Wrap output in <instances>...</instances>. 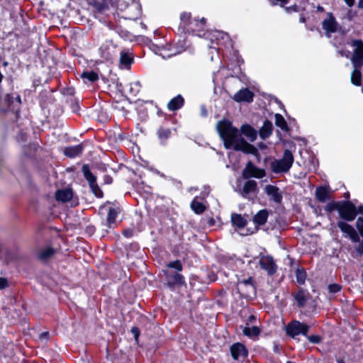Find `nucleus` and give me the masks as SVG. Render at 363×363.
I'll use <instances>...</instances> for the list:
<instances>
[{
    "mask_svg": "<svg viewBox=\"0 0 363 363\" xmlns=\"http://www.w3.org/2000/svg\"><path fill=\"white\" fill-rule=\"evenodd\" d=\"M217 130L222 138L225 148H233L244 152L254 153L257 150L247 143L239 133L238 128L233 127L228 121H221L217 123Z\"/></svg>",
    "mask_w": 363,
    "mask_h": 363,
    "instance_id": "1",
    "label": "nucleus"
},
{
    "mask_svg": "<svg viewBox=\"0 0 363 363\" xmlns=\"http://www.w3.org/2000/svg\"><path fill=\"white\" fill-rule=\"evenodd\" d=\"M294 162V156L290 150H286L280 160H276L272 163V169L275 173L286 172Z\"/></svg>",
    "mask_w": 363,
    "mask_h": 363,
    "instance_id": "2",
    "label": "nucleus"
},
{
    "mask_svg": "<svg viewBox=\"0 0 363 363\" xmlns=\"http://www.w3.org/2000/svg\"><path fill=\"white\" fill-rule=\"evenodd\" d=\"M336 210L338 211L342 218L348 221L353 220L357 216L356 207L350 201L340 203V206H336Z\"/></svg>",
    "mask_w": 363,
    "mask_h": 363,
    "instance_id": "3",
    "label": "nucleus"
},
{
    "mask_svg": "<svg viewBox=\"0 0 363 363\" xmlns=\"http://www.w3.org/2000/svg\"><path fill=\"white\" fill-rule=\"evenodd\" d=\"M21 104V98L18 95L6 94L0 102L1 108L4 111H16Z\"/></svg>",
    "mask_w": 363,
    "mask_h": 363,
    "instance_id": "4",
    "label": "nucleus"
},
{
    "mask_svg": "<svg viewBox=\"0 0 363 363\" xmlns=\"http://www.w3.org/2000/svg\"><path fill=\"white\" fill-rule=\"evenodd\" d=\"M351 46L354 48L351 61L354 67L363 66V41L354 40L351 42Z\"/></svg>",
    "mask_w": 363,
    "mask_h": 363,
    "instance_id": "5",
    "label": "nucleus"
},
{
    "mask_svg": "<svg viewBox=\"0 0 363 363\" xmlns=\"http://www.w3.org/2000/svg\"><path fill=\"white\" fill-rule=\"evenodd\" d=\"M308 330V326L298 320H293L289 323L286 328V332L287 335L292 337H295L297 335H306Z\"/></svg>",
    "mask_w": 363,
    "mask_h": 363,
    "instance_id": "6",
    "label": "nucleus"
},
{
    "mask_svg": "<svg viewBox=\"0 0 363 363\" xmlns=\"http://www.w3.org/2000/svg\"><path fill=\"white\" fill-rule=\"evenodd\" d=\"M322 26L328 37H330L331 33L337 32L340 28L339 23L331 13H327V18L323 20Z\"/></svg>",
    "mask_w": 363,
    "mask_h": 363,
    "instance_id": "7",
    "label": "nucleus"
},
{
    "mask_svg": "<svg viewBox=\"0 0 363 363\" xmlns=\"http://www.w3.org/2000/svg\"><path fill=\"white\" fill-rule=\"evenodd\" d=\"M82 171L86 179L89 182V186L91 189L92 192L97 197H101L103 193L101 190L99 189L98 185L96 184V179L94 175L89 171V167L86 165H84L82 167Z\"/></svg>",
    "mask_w": 363,
    "mask_h": 363,
    "instance_id": "8",
    "label": "nucleus"
},
{
    "mask_svg": "<svg viewBox=\"0 0 363 363\" xmlns=\"http://www.w3.org/2000/svg\"><path fill=\"white\" fill-rule=\"evenodd\" d=\"M265 175L263 169L257 168L252 162H249L242 172L244 178L250 177L262 178Z\"/></svg>",
    "mask_w": 363,
    "mask_h": 363,
    "instance_id": "9",
    "label": "nucleus"
},
{
    "mask_svg": "<svg viewBox=\"0 0 363 363\" xmlns=\"http://www.w3.org/2000/svg\"><path fill=\"white\" fill-rule=\"evenodd\" d=\"M233 358L236 360L244 361L247 356V350L241 343H235L230 347Z\"/></svg>",
    "mask_w": 363,
    "mask_h": 363,
    "instance_id": "10",
    "label": "nucleus"
},
{
    "mask_svg": "<svg viewBox=\"0 0 363 363\" xmlns=\"http://www.w3.org/2000/svg\"><path fill=\"white\" fill-rule=\"evenodd\" d=\"M264 191L271 201L277 203H281L282 200V192L277 186L269 184L265 186Z\"/></svg>",
    "mask_w": 363,
    "mask_h": 363,
    "instance_id": "11",
    "label": "nucleus"
},
{
    "mask_svg": "<svg viewBox=\"0 0 363 363\" xmlns=\"http://www.w3.org/2000/svg\"><path fill=\"white\" fill-rule=\"evenodd\" d=\"M101 57L105 60H111L116 55V48L111 42H106L99 48Z\"/></svg>",
    "mask_w": 363,
    "mask_h": 363,
    "instance_id": "12",
    "label": "nucleus"
},
{
    "mask_svg": "<svg viewBox=\"0 0 363 363\" xmlns=\"http://www.w3.org/2000/svg\"><path fill=\"white\" fill-rule=\"evenodd\" d=\"M259 264L261 268L267 271L269 274L272 275L276 272L277 266L272 257L262 256Z\"/></svg>",
    "mask_w": 363,
    "mask_h": 363,
    "instance_id": "13",
    "label": "nucleus"
},
{
    "mask_svg": "<svg viewBox=\"0 0 363 363\" xmlns=\"http://www.w3.org/2000/svg\"><path fill=\"white\" fill-rule=\"evenodd\" d=\"M337 226L342 233L349 236L353 242H359V236L352 226L343 221L339 222Z\"/></svg>",
    "mask_w": 363,
    "mask_h": 363,
    "instance_id": "14",
    "label": "nucleus"
},
{
    "mask_svg": "<svg viewBox=\"0 0 363 363\" xmlns=\"http://www.w3.org/2000/svg\"><path fill=\"white\" fill-rule=\"evenodd\" d=\"M254 94L248 89H242L233 96V99L237 102H252Z\"/></svg>",
    "mask_w": 363,
    "mask_h": 363,
    "instance_id": "15",
    "label": "nucleus"
},
{
    "mask_svg": "<svg viewBox=\"0 0 363 363\" xmlns=\"http://www.w3.org/2000/svg\"><path fill=\"white\" fill-rule=\"evenodd\" d=\"M238 289L246 296H249L250 294L255 293V287L252 284L251 277L239 281L238 284Z\"/></svg>",
    "mask_w": 363,
    "mask_h": 363,
    "instance_id": "16",
    "label": "nucleus"
},
{
    "mask_svg": "<svg viewBox=\"0 0 363 363\" xmlns=\"http://www.w3.org/2000/svg\"><path fill=\"white\" fill-rule=\"evenodd\" d=\"M103 210L108 211V216H107V223L109 227H111V225L115 223L116 217L120 212L119 207L114 206H104L103 208Z\"/></svg>",
    "mask_w": 363,
    "mask_h": 363,
    "instance_id": "17",
    "label": "nucleus"
},
{
    "mask_svg": "<svg viewBox=\"0 0 363 363\" xmlns=\"http://www.w3.org/2000/svg\"><path fill=\"white\" fill-rule=\"evenodd\" d=\"M73 194L70 189H63L57 191L55 198L57 201L67 202L72 198Z\"/></svg>",
    "mask_w": 363,
    "mask_h": 363,
    "instance_id": "18",
    "label": "nucleus"
},
{
    "mask_svg": "<svg viewBox=\"0 0 363 363\" xmlns=\"http://www.w3.org/2000/svg\"><path fill=\"white\" fill-rule=\"evenodd\" d=\"M241 133L244 135L250 142H253L257 138V132L249 125H243L241 127Z\"/></svg>",
    "mask_w": 363,
    "mask_h": 363,
    "instance_id": "19",
    "label": "nucleus"
},
{
    "mask_svg": "<svg viewBox=\"0 0 363 363\" xmlns=\"http://www.w3.org/2000/svg\"><path fill=\"white\" fill-rule=\"evenodd\" d=\"M257 190V182L254 180H248L244 184L242 194L246 196L250 193H255Z\"/></svg>",
    "mask_w": 363,
    "mask_h": 363,
    "instance_id": "20",
    "label": "nucleus"
},
{
    "mask_svg": "<svg viewBox=\"0 0 363 363\" xmlns=\"http://www.w3.org/2000/svg\"><path fill=\"white\" fill-rule=\"evenodd\" d=\"M184 104V99L182 96L178 95L173 98L168 104L167 106L170 111H175L180 108Z\"/></svg>",
    "mask_w": 363,
    "mask_h": 363,
    "instance_id": "21",
    "label": "nucleus"
},
{
    "mask_svg": "<svg viewBox=\"0 0 363 363\" xmlns=\"http://www.w3.org/2000/svg\"><path fill=\"white\" fill-rule=\"evenodd\" d=\"M82 145H78L72 147H67L65 149L64 153L66 156L69 157H74L79 155L82 152Z\"/></svg>",
    "mask_w": 363,
    "mask_h": 363,
    "instance_id": "22",
    "label": "nucleus"
},
{
    "mask_svg": "<svg viewBox=\"0 0 363 363\" xmlns=\"http://www.w3.org/2000/svg\"><path fill=\"white\" fill-rule=\"evenodd\" d=\"M211 35V39L214 38L218 43H226L229 40V36L227 33L215 30L210 34Z\"/></svg>",
    "mask_w": 363,
    "mask_h": 363,
    "instance_id": "23",
    "label": "nucleus"
},
{
    "mask_svg": "<svg viewBox=\"0 0 363 363\" xmlns=\"http://www.w3.org/2000/svg\"><path fill=\"white\" fill-rule=\"evenodd\" d=\"M269 213L266 209H263L257 212L254 216L253 220L257 225H263L266 223Z\"/></svg>",
    "mask_w": 363,
    "mask_h": 363,
    "instance_id": "24",
    "label": "nucleus"
},
{
    "mask_svg": "<svg viewBox=\"0 0 363 363\" xmlns=\"http://www.w3.org/2000/svg\"><path fill=\"white\" fill-rule=\"evenodd\" d=\"M191 208L196 213L198 214L203 213L206 209L205 205L199 201L197 197L192 201Z\"/></svg>",
    "mask_w": 363,
    "mask_h": 363,
    "instance_id": "25",
    "label": "nucleus"
},
{
    "mask_svg": "<svg viewBox=\"0 0 363 363\" xmlns=\"http://www.w3.org/2000/svg\"><path fill=\"white\" fill-rule=\"evenodd\" d=\"M315 196L320 202H325L328 199V191L325 187L320 186L316 189Z\"/></svg>",
    "mask_w": 363,
    "mask_h": 363,
    "instance_id": "26",
    "label": "nucleus"
},
{
    "mask_svg": "<svg viewBox=\"0 0 363 363\" xmlns=\"http://www.w3.org/2000/svg\"><path fill=\"white\" fill-rule=\"evenodd\" d=\"M156 53L160 55L162 58H169L177 54L176 52L172 51L170 48H166L165 47H158Z\"/></svg>",
    "mask_w": 363,
    "mask_h": 363,
    "instance_id": "27",
    "label": "nucleus"
},
{
    "mask_svg": "<svg viewBox=\"0 0 363 363\" xmlns=\"http://www.w3.org/2000/svg\"><path fill=\"white\" fill-rule=\"evenodd\" d=\"M361 67H354V70L351 74V82L355 86L361 85Z\"/></svg>",
    "mask_w": 363,
    "mask_h": 363,
    "instance_id": "28",
    "label": "nucleus"
},
{
    "mask_svg": "<svg viewBox=\"0 0 363 363\" xmlns=\"http://www.w3.org/2000/svg\"><path fill=\"white\" fill-rule=\"evenodd\" d=\"M231 220L233 224L238 228H243L247 223V220L241 215L237 213L232 214Z\"/></svg>",
    "mask_w": 363,
    "mask_h": 363,
    "instance_id": "29",
    "label": "nucleus"
},
{
    "mask_svg": "<svg viewBox=\"0 0 363 363\" xmlns=\"http://www.w3.org/2000/svg\"><path fill=\"white\" fill-rule=\"evenodd\" d=\"M133 62V57L130 53L121 52L120 57V63L121 65L128 67Z\"/></svg>",
    "mask_w": 363,
    "mask_h": 363,
    "instance_id": "30",
    "label": "nucleus"
},
{
    "mask_svg": "<svg viewBox=\"0 0 363 363\" xmlns=\"http://www.w3.org/2000/svg\"><path fill=\"white\" fill-rule=\"evenodd\" d=\"M244 335L251 338L258 336L259 334V330L256 326L252 327H245L242 330Z\"/></svg>",
    "mask_w": 363,
    "mask_h": 363,
    "instance_id": "31",
    "label": "nucleus"
},
{
    "mask_svg": "<svg viewBox=\"0 0 363 363\" xmlns=\"http://www.w3.org/2000/svg\"><path fill=\"white\" fill-rule=\"evenodd\" d=\"M272 125L270 122H269V121L264 122V125L262 126V128H261L260 132H259L260 136L262 138H266L269 137L270 135V134L272 133Z\"/></svg>",
    "mask_w": 363,
    "mask_h": 363,
    "instance_id": "32",
    "label": "nucleus"
},
{
    "mask_svg": "<svg viewBox=\"0 0 363 363\" xmlns=\"http://www.w3.org/2000/svg\"><path fill=\"white\" fill-rule=\"evenodd\" d=\"M54 252L55 251L52 247H47L40 250L38 257L42 259H46L50 257L54 254Z\"/></svg>",
    "mask_w": 363,
    "mask_h": 363,
    "instance_id": "33",
    "label": "nucleus"
},
{
    "mask_svg": "<svg viewBox=\"0 0 363 363\" xmlns=\"http://www.w3.org/2000/svg\"><path fill=\"white\" fill-rule=\"evenodd\" d=\"M84 82H94L99 79L98 74L94 72H84L81 75Z\"/></svg>",
    "mask_w": 363,
    "mask_h": 363,
    "instance_id": "34",
    "label": "nucleus"
},
{
    "mask_svg": "<svg viewBox=\"0 0 363 363\" xmlns=\"http://www.w3.org/2000/svg\"><path fill=\"white\" fill-rule=\"evenodd\" d=\"M275 124L282 130L287 128L286 122L281 114H275Z\"/></svg>",
    "mask_w": 363,
    "mask_h": 363,
    "instance_id": "35",
    "label": "nucleus"
},
{
    "mask_svg": "<svg viewBox=\"0 0 363 363\" xmlns=\"http://www.w3.org/2000/svg\"><path fill=\"white\" fill-rule=\"evenodd\" d=\"M180 18L182 22L184 23V25H187L189 23L191 24L193 23H195V25H197L199 23V21L196 19H194V21H191V15L189 13H182L180 16Z\"/></svg>",
    "mask_w": 363,
    "mask_h": 363,
    "instance_id": "36",
    "label": "nucleus"
},
{
    "mask_svg": "<svg viewBox=\"0 0 363 363\" xmlns=\"http://www.w3.org/2000/svg\"><path fill=\"white\" fill-rule=\"evenodd\" d=\"M295 299L296 300L299 306H303L306 301V296L305 292L303 291H299L295 295Z\"/></svg>",
    "mask_w": 363,
    "mask_h": 363,
    "instance_id": "37",
    "label": "nucleus"
},
{
    "mask_svg": "<svg viewBox=\"0 0 363 363\" xmlns=\"http://www.w3.org/2000/svg\"><path fill=\"white\" fill-rule=\"evenodd\" d=\"M296 280L299 284H303L306 281V273L302 269H297L296 272Z\"/></svg>",
    "mask_w": 363,
    "mask_h": 363,
    "instance_id": "38",
    "label": "nucleus"
},
{
    "mask_svg": "<svg viewBox=\"0 0 363 363\" xmlns=\"http://www.w3.org/2000/svg\"><path fill=\"white\" fill-rule=\"evenodd\" d=\"M130 93H133V94H136L139 91L140 88V82L137 81L135 82H133L130 84Z\"/></svg>",
    "mask_w": 363,
    "mask_h": 363,
    "instance_id": "39",
    "label": "nucleus"
},
{
    "mask_svg": "<svg viewBox=\"0 0 363 363\" xmlns=\"http://www.w3.org/2000/svg\"><path fill=\"white\" fill-rule=\"evenodd\" d=\"M168 267L174 268L177 269V271H182V265L180 262V261L177 260L174 262H171L167 264Z\"/></svg>",
    "mask_w": 363,
    "mask_h": 363,
    "instance_id": "40",
    "label": "nucleus"
},
{
    "mask_svg": "<svg viewBox=\"0 0 363 363\" xmlns=\"http://www.w3.org/2000/svg\"><path fill=\"white\" fill-rule=\"evenodd\" d=\"M172 283L177 284H182L184 283V277H182V275L175 273L172 276Z\"/></svg>",
    "mask_w": 363,
    "mask_h": 363,
    "instance_id": "41",
    "label": "nucleus"
},
{
    "mask_svg": "<svg viewBox=\"0 0 363 363\" xmlns=\"http://www.w3.org/2000/svg\"><path fill=\"white\" fill-rule=\"evenodd\" d=\"M171 131L169 129H160L158 135L161 139H167L169 137Z\"/></svg>",
    "mask_w": 363,
    "mask_h": 363,
    "instance_id": "42",
    "label": "nucleus"
},
{
    "mask_svg": "<svg viewBox=\"0 0 363 363\" xmlns=\"http://www.w3.org/2000/svg\"><path fill=\"white\" fill-rule=\"evenodd\" d=\"M328 291L330 294H335L340 291L341 286L339 284H330L328 287Z\"/></svg>",
    "mask_w": 363,
    "mask_h": 363,
    "instance_id": "43",
    "label": "nucleus"
},
{
    "mask_svg": "<svg viewBox=\"0 0 363 363\" xmlns=\"http://www.w3.org/2000/svg\"><path fill=\"white\" fill-rule=\"evenodd\" d=\"M356 226L359 233L363 237V218H359L356 222Z\"/></svg>",
    "mask_w": 363,
    "mask_h": 363,
    "instance_id": "44",
    "label": "nucleus"
},
{
    "mask_svg": "<svg viewBox=\"0 0 363 363\" xmlns=\"http://www.w3.org/2000/svg\"><path fill=\"white\" fill-rule=\"evenodd\" d=\"M308 340L312 343H319L320 342V337L318 335H310L308 337Z\"/></svg>",
    "mask_w": 363,
    "mask_h": 363,
    "instance_id": "45",
    "label": "nucleus"
},
{
    "mask_svg": "<svg viewBox=\"0 0 363 363\" xmlns=\"http://www.w3.org/2000/svg\"><path fill=\"white\" fill-rule=\"evenodd\" d=\"M336 206H340V203H329L326 206V210L332 211L333 210L336 209Z\"/></svg>",
    "mask_w": 363,
    "mask_h": 363,
    "instance_id": "46",
    "label": "nucleus"
},
{
    "mask_svg": "<svg viewBox=\"0 0 363 363\" xmlns=\"http://www.w3.org/2000/svg\"><path fill=\"white\" fill-rule=\"evenodd\" d=\"M356 250L358 253L363 255V241L360 242L356 247Z\"/></svg>",
    "mask_w": 363,
    "mask_h": 363,
    "instance_id": "47",
    "label": "nucleus"
},
{
    "mask_svg": "<svg viewBox=\"0 0 363 363\" xmlns=\"http://www.w3.org/2000/svg\"><path fill=\"white\" fill-rule=\"evenodd\" d=\"M7 286V280L0 277V289H4Z\"/></svg>",
    "mask_w": 363,
    "mask_h": 363,
    "instance_id": "48",
    "label": "nucleus"
},
{
    "mask_svg": "<svg viewBox=\"0 0 363 363\" xmlns=\"http://www.w3.org/2000/svg\"><path fill=\"white\" fill-rule=\"evenodd\" d=\"M123 235L125 236V237H131L132 235H133V231L131 230H124L123 231Z\"/></svg>",
    "mask_w": 363,
    "mask_h": 363,
    "instance_id": "49",
    "label": "nucleus"
},
{
    "mask_svg": "<svg viewBox=\"0 0 363 363\" xmlns=\"http://www.w3.org/2000/svg\"><path fill=\"white\" fill-rule=\"evenodd\" d=\"M344 1L346 3V4L350 7L352 6L354 4V0H344Z\"/></svg>",
    "mask_w": 363,
    "mask_h": 363,
    "instance_id": "50",
    "label": "nucleus"
},
{
    "mask_svg": "<svg viewBox=\"0 0 363 363\" xmlns=\"http://www.w3.org/2000/svg\"><path fill=\"white\" fill-rule=\"evenodd\" d=\"M131 330L134 334L135 338H137L138 336V329L137 328H133Z\"/></svg>",
    "mask_w": 363,
    "mask_h": 363,
    "instance_id": "51",
    "label": "nucleus"
},
{
    "mask_svg": "<svg viewBox=\"0 0 363 363\" xmlns=\"http://www.w3.org/2000/svg\"><path fill=\"white\" fill-rule=\"evenodd\" d=\"M361 213L363 214V206H359L357 210V214Z\"/></svg>",
    "mask_w": 363,
    "mask_h": 363,
    "instance_id": "52",
    "label": "nucleus"
},
{
    "mask_svg": "<svg viewBox=\"0 0 363 363\" xmlns=\"http://www.w3.org/2000/svg\"><path fill=\"white\" fill-rule=\"evenodd\" d=\"M358 7L360 9H363V0H359L358 2Z\"/></svg>",
    "mask_w": 363,
    "mask_h": 363,
    "instance_id": "53",
    "label": "nucleus"
},
{
    "mask_svg": "<svg viewBox=\"0 0 363 363\" xmlns=\"http://www.w3.org/2000/svg\"><path fill=\"white\" fill-rule=\"evenodd\" d=\"M201 112H202V115L203 116H206V110L203 108V107H201Z\"/></svg>",
    "mask_w": 363,
    "mask_h": 363,
    "instance_id": "54",
    "label": "nucleus"
},
{
    "mask_svg": "<svg viewBox=\"0 0 363 363\" xmlns=\"http://www.w3.org/2000/svg\"><path fill=\"white\" fill-rule=\"evenodd\" d=\"M199 23H200L202 26L205 25V23H206V19H205L204 18H202L199 21Z\"/></svg>",
    "mask_w": 363,
    "mask_h": 363,
    "instance_id": "55",
    "label": "nucleus"
},
{
    "mask_svg": "<svg viewBox=\"0 0 363 363\" xmlns=\"http://www.w3.org/2000/svg\"><path fill=\"white\" fill-rule=\"evenodd\" d=\"M337 363H345L342 360H338Z\"/></svg>",
    "mask_w": 363,
    "mask_h": 363,
    "instance_id": "56",
    "label": "nucleus"
},
{
    "mask_svg": "<svg viewBox=\"0 0 363 363\" xmlns=\"http://www.w3.org/2000/svg\"><path fill=\"white\" fill-rule=\"evenodd\" d=\"M300 21H301V22H304V18H303V17H301V19H300Z\"/></svg>",
    "mask_w": 363,
    "mask_h": 363,
    "instance_id": "57",
    "label": "nucleus"
},
{
    "mask_svg": "<svg viewBox=\"0 0 363 363\" xmlns=\"http://www.w3.org/2000/svg\"><path fill=\"white\" fill-rule=\"evenodd\" d=\"M340 54H341V55H342V56H343V55H344V54H343V52H340Z\"/></svg>",
    "mask_w": 363,
    "mask_h": 363,
    "instance_id": "58",
    "label": "nucleus"
},
{
    "mask_svg": "<svg viewBox=\"0 0 363 363\" xmlns=\"http://www.w3.org/2000/svg\"><path fill=\"white\" fill-rule=\"evenodd\" d=\"M287 363H291V362H288Z\"/></svg>",
    "mask_w": 363,
    "mask_h": 363,
    "instance_id": "59",
    "label": "nucleus"
}]
</instances>
